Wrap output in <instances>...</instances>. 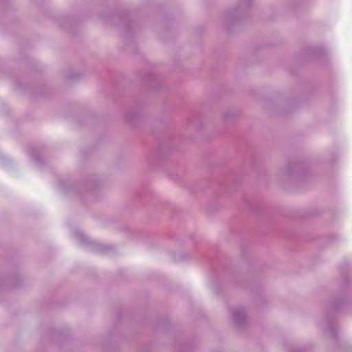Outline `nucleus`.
Masks as SVG:
<instances>
[{"label":"nucleus","mask_w":352,"mask_h":352,"mask_svg":"<svg viewBox=\"0 0 352 352\" xmlns=\"http://www.w3.org/2000/svg\"><path fill=\"white\" fill-rule=\"evenodd\" d=\"M239 3L248 4L250 0H239ZM241 6L236 5L234 7L228 8L222 10L220 13V16L223 20L226 22H234L241 19Z\"/></svg>","instance_id":"obj_1"},{"label":"nucleus","mask_w":352,"mask_h":352,"mask_svg":"<svg viewBox=\"0 0 352 352\" xmlns=\"http://www.w3.org/2000/svg\"><path fill=\"white\" fill-rule=\"evenodd\" d=\"M75 237L82 245L89 247L93 251L106 252L111 249L109 245L100 244L91 240L80 231H77L75 233Z\"/></svg>","instance_id":"obj_2"},{"label":"nucleus","mask_w":352,"mask_h":352,"mask_svg":"<svg viewBox=\"0 0 352 352\" xmlns=\"http://www.w3.org/2000/svg\"><path fill=\"white\" fill-rule=\"evenodd\" d=\"M233 322L239 329H243L248 324L245 310L241 307H234L230 310Z\"/></svg>","instance_id":"obj_3"},{"label":"nucleus","mask_w":352,"mask_h":352,"mask_svg":"<svg viewBox=\"0 0 352 352\" xmlns=\"http://www.w3.org/2000/svg\"><path fill=\"white\" fill-rule=\"evenodd\" d=\"M326 323L327 330L329 332V333L333 337L336 338V328L333 323V318L331 316L327 315L326 316Z\"/></svg>","instance_id":"obj_4"},{"label":"nucleus","mask_w":352,"mask_h":352,"mask_svg":"<svg viewBox=\"0 0 352 352\" xmlns=\"http://www.w3.org/2000/svg\"><path fill=\"white\" fill-rule=\"evenodd\" d=\"M299 167L298 164L296 163H288L285 168L283 170V174L285 175H291L295 172H297L298 168Z\"/></svg>","instance_id":"obj_5"},{"label":"nucleus","mask_w":352,"mask_h":352,"mask_svg":"<svg viewBox=\"0 0 352 352\" xmlns=\"http://www.w3.org/2000/svg\"><path fill=\"white\" fill-rule=\"evenodd\" d=\"M139 117L138 113L135 111H129L126 114V120L129 124L135 122Z\"/></svg>","instance_id":"obj_6"},{"label":"nucleus","mask_w":352,"mask_h":352,"mask_svg":"<svg viewBox=\"0 0 352 352\" xmlns=\"http://www.w3.org/2000/svg\"><path fill=\"white\" fill-rule=\"evenodd\" d=\"M346 303V300L344 299H336L331 303V307L335 311H338L341 307Z\"/></svg>","instance_id":"obj_7"},{"label":"nucleus","mask_w":352,"mask_h":352,"mask_svg":"<svg viewBox=\"0 0 352 352\" xmlns=\"http://www.w3.org/2000/svg\"><path fill=\"white\" fill-rule=\"evenodd\" d=\"M158 78L155 75L151 74L148 76V86L152 89H156L158 88L155 85V83H158Z\"/></svg>","instance_id":"obj_8"},{"label":"nucleus","mask_w":352,"mask_h":352,"mask_svg":"<svg viewBox=\"0 0 352 352\" xmlns=\"http://www.w3.org/2000/svg\"><path fill=\"white\" fill-rule=\"evenodd\" d=\"M118 25V28L122 30H126V31H130L131 29V24L132 23H116Z\"/></svg>","instance_id":"obj_9"},{"label":"nucleus","mask_w":352,"mask_h":352,"mask_svg":"<svg viewBox=\"0 0 352 352\" xmlns=\"http://www.w3.org/2000/svg\"><path fill=\"white\" fill-rule=\"evenodd\" d=\"M32 151H33V148H28V151H27L28 153L32 156V160H34V162L35 163H37L38 164H41V160L38 157L34 156L33 155V153H32Z\"/></svg>","instance_id":"obj_10"},{"label":"nucleus","mask_w":352,"mask_h":352,"mask_svg":"<svg viewBox=\"0 0 352 352\" xmlns=\"http://www.w3.org/2000/svg\"><path fill=\"white\" fill-rule=\"evenodd\" d=\"M290 352H304V350L302 348L296 347L291 350Z\"/></svg>","instance_id":"obj_11"}]
</instances>
